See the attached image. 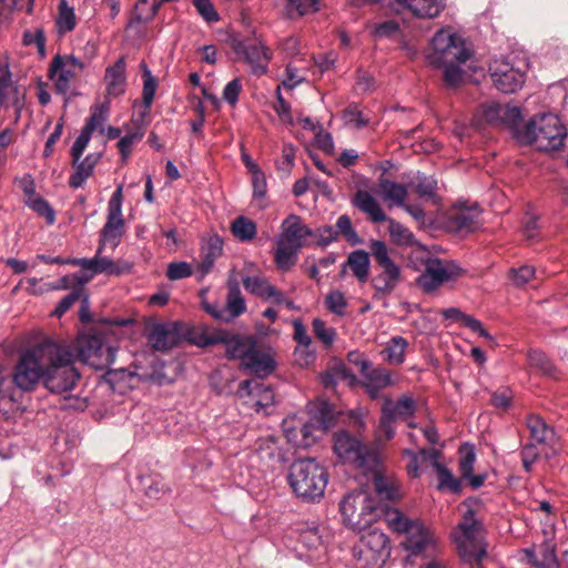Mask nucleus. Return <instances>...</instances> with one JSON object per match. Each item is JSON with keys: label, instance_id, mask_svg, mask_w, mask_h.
<instances>
[{"label": "nucleus", "instance_id": "412c9836", "mask_svg": "<svg viewBox=\"0 0 568 568\" xmlns=\"http://www.w3.org/2000/svg\"><path fill=\"white\" fill-rule=\"evenodd\" d=\"M405 535L406 538L402 541V545L410 556H430L436 552L437 538L423 523L417 520Z\"/></svg>", "mask_w": 568, "mask_h": 568}, {"label": "nucleus", "instance_id": "37998d69", "mask_svg": "<svg viewBox=\"0 0 568 568\" xmlns=\"http://www.w3.org/2000/svg\"><path fill=\"white\" fill-rule=\"evenodd\" d=\"M420 199L436 203L437 181L433 176L417 174L408 185Z\"/></svg>", "mask_w": 568, "mask_h": 568}, {"label": "nucleus", "instance_id": "49530a36", "mask_svg": "<svg viewBox=\"0 0 568 568\" xmlns=\"http://www.w3.org/2000/svg\"><path fill=\"white\" fill-rule=\"evenodd\" d=\"M77 26V18L72 7L67 0L59 1V13L55 20V28L60 36L72 31Z\"/></svg>", "mask_w": 568, "mask_h": 568}, {"label": "nucleus", "instance_id": "6e6552de", "mask_svg": "<svg viewBox=\"0 0 568 568\" xmlns=\"http://www.w3.org/2000/svg\"><path fill=\"white\" fill-rule=\"evenodd\" d=\"M432 52L427 59L432 65L447 63H466L471 57L465 39L452 29H440L433 37Z\"/></svg>", "mask_w": 568, "mask_h": 568}, {"label": "nucleus", "instance_id": "13d9d810", "mask_svg": "<svg viewBox=\"0 0 568 568\" xmlns=\"http://www.w3.org/2000/svg\"><path fill=\"white\" fill-rule=\"evenodd\" d=\"M386 521L394 531L406 534L408 528L417 520H409L398 509H388L386 513Z\"/></svg>", "mask_w": 568, "mask_h": 568}, {"label": "nucleus", "instance_id": "f8f14e48", "mask_svg": "<svg viewBox=\"0 0 568 568\" xmlns=\"http://www.w3.org/2000/svg\"><path fill=\"white\" fill-rule=\"evenodd\" d=\"M116 347L102 335H84L78 339L77 358L97 371L110 368L115 358Z\"/></svg>", "mask_w": 568, "mask_h": 568}, {"label": "nucleus", "instance_id": "69168bd1", "mask_svg": "<svg viewBox=\"0 0 568 568\" xmlns=\"http://www.w3.org/2000/svg\"><path fill=\"white\" fill-rule=\"evenodd\" d=\"M192 274H195V271L186 262H173L168 265L166 276L171 281L186 278Z\"/></svg>", "mask_w": 568, "mask_h": 568}, {"label": "nucleus", "instance_id": "423d86ee", "mask_svg": "<svg viewBox=\"0 0 568 568\" xmlns=\"http://www.w3.org/2000/svg\"><path fill=\"white\" fill-rule=\"evenodd\" d=\"M567 135L566 128L555 114L534 116L525 128L524 139L540 151L557 150Z\"/></svg>", "mask_w": 568, "mask_h": 568}, {"label": "nucleus", "instance_id": "9d476101", "mask_svg": "<svg viewBox=\"0 0 568 568\" xmlns=\"http://www.w3.org/2000/svg\"><path fill=\"white\" fill-rule=\"evenodd\" d=\"M359 568H383L390 556V544L385 532L372 529L353 548Z\"/></svg>", "mask_w": 568, "mask_h": 568}, {"label": "nucleus", "instance_id": "c756f323", "mask_svg": "<svg viewBox=\"0 0 568 568\" xmlns=\"http://www.w3.org/2000/svg\"><path fill=\"white\" fill-rule=\"evenodd\" d=\"M126 62L120 57L112 65L105 69L104 83L106 95L118 98L125 92L126 88Z\"/></svg>", "mask_w": 568, "mask_h": 568}, {"label": "nucleus", "instance_id": "0eeeda50", "mask_svg": "<svg viewBox=\"0 0 568 568\" xmlns=\"http://www.w3.org/2000/svg\"><path fill=\"white\" fill-rule=\"evenodd\" d=\"M343 521L354 530L369 527L377 517V503L366 490L347 494L339 505Z\"/></svg>", "mask_w": 568, "mask_h": 568}, {"label": "nucleus", "instance_id": "c85d7f7f", "mask_svg": "<svg viewBox=\"0 0 568 568\" xmlns=\"http://www.w3.org/2000/svg\"><path fill=\"white\" fill-rule=\"evenodd\" d=\"M82 154L83 153H80L75 158L72 153V149L70 150L74 172L69 179V185L73 189H79L84 184V182L93 174L94 168L102 156V153L95 152L88 154L83 160H81Z\"/></svg>", "mask_w": 568, "mask_h": 568}, {"label": "nucleus", "instance_id": "a18cd8bd", "mask_svg": "<svg viewBox=\"0 0 568 568\" xmlns=\"http://www.w3.org/2000/svg\"><path fill=\"white\" fill-rule=\"evenodd\" d=\"M231 232L240 242H250L256 236L257 227L254 221L241 215L231 223Z\"/></svg>", "mask_w": 568, "mask_h": 568}, {"label": "nucleus", "instance_id": "c03bdc74", "mask_svg": "<svg viewBox=\"0 0 568 568\" xmlns=\"http://www.w3.org/2000/svg\"><path fill=\"white\" fill-rule=\"evenodd\" d=\"M230 332L222 328L203 327L194 333V343L200 347L225 344Z\"/></svg>", "mask_w": 568, "mask_h": 568}, {"label": "nucleus", "instance_id": "9b49d317", "mask_svg": "<svg viewBox=\"0 0 568 568\" xmlns=\"http://www.w3.org/2000/svg\"><path fill=\"white\" fill-rule=\"evenodd\" d=\"M353 204L358 210L367 214L374 223L387 221L389 224V235L397 245L412 246L417 243L414 234L407 227L399 222L387 217L378 201L369 192L358 190L353 197Z\"/></svg>", "mask_w": 568, "mask_h": 568}, {"label": "nucleus", "instance_id": "bb28decb", "mask_svg": "<svg viewBox=\"0 0 568 568\" xmlns=\"http://www.w3.org/2000/svg\"><path fill=\"white\" fill-rule=\"evenodd\" d=\"M312 230L306 226L300 216L290 215L282 224V232L278 240L301 250L305 245L307 237L312 236Z\"/></svg>", "mask_w": 568, "mask_h": 568}, {"label": "nucleus", "instance_id": "5701e85b", "mask_svg": "<svg viewBox=\"0 0 568 568\" xmlns=\"http://www.w3.org/2000/svg\"><path fill=\"white\" fill-rule=\"evenodd\" d=\"M254 453L270 468L283 465L287 458L280 444V439L273 435L260 437L254 443Z\"/></svg>", "mask_w": 568, "mask_h": 568}, {"label": "nucleus", "instance_id": "79ce46f5", "mask_svg": "<svg viewBox=\"0 0 568 568\" xmlns=\"http://www.w3.org/2000/svg\"><path fill=\"white\" fill-rule=\"evenodd\" d=\"M298 252L300 250L286 245L285 242L277 239L274 248V263L276 267L284 272L291 270L296 264Z\"/></svg>", "mask_w": 568, "mask_h": 568}, {"label": "nucleus", "instance_id": "a19ab883", "mask_svg": "<svg viewBox=\"0 0 568 568\" xmlns=\"http://www.w3.org/2000/svg\"><path fill=\"white\" fill-rule=\"evenodd\" d=\"M346 266L349 267L358 282H367L371 266L369 254L363 250L352 252L347 257Z\"/></svg>", "mask_w": 568, "mask_h": 568}, {"label": "nucleus", "instance_id": "7c9ffc66", "mask_svg": "<svg viewBox=\"0 0 568 568\" xmlns=\"http://www.w3.org/2000/svg\"><path fill=\"white\" fill-rule=\"evenodd\" d=\"M257 344V338L254 335H241L229 333L225 342L226 356L230 359H237L240 366L245 361L246 356L254 351Z\"/></svg>", "mask_w": 568, "mask_h": 568}, {"label": "nucleus", "instance_id": "603ef678", "mask_svg": "<svg viewBox=\"0 0 568 568\" xmlns=\"http://www.w3.org/2000/svg\"><path fill=\"white\" fill-rule=\"evenodd\" d=\"M312 328L315 337L323 343L325 347L333 345L336 338V329L328 326L326 322L321 318H314L312 322Z\"/></svg>", "mask_w": 568, "mask_h": 568}, {"label": "nucleus", "instance_id": "052dcab7", "mask_svg": "<svg viewBox=\"0 0 568 568\" xmlns=\"http://www.w3.org/2000/svg\"><path fill=\"white\" fill-rule=\"evenodd\" d=\"M369 29L376 39H384L397 34L399 24L397 21L389 19L382 22H373L369 24Z\"/></svg>", "mask_w": 568, "mask_h": 568}, {"label": "nucleus", "instance_id": "b1692460", "mask_svg": "<svg viewBox=\"0 0 568 568\" xmlns=\"http://www.w3.org/2000/svg\"><path fill=\"white\" fill-rule=\"evenodd\" d=\"M223 254V240L211 235L202 241L201 261L195 268V276L201 282L213 268L215 261Z\"/></svg>", "mask_w": 568, "mask_h": 568}, {"label": "nucleus", "instance_id": "09e8293b", "mask_svg": "<svg viewBox=\"0 0 568 568\" xmlns=\"http://www.w3.org/2000/svg\"><path fill=\"white\" fill-rule=\"evenodd\" d=\"M24 204L39 216L44 217L48 225L54 224L55 212L44 197L37 194L30 199H24Z\"/></svg>", "mask_w": 568, "mask_h": 568}, {"label": "nucleus", "instance_id": "774afa93", "mask_svg": "<svg viewBox=\"0 0 568 568\" xmlns=\"http://www.w3.org/2000/svg\"><path fill=\"white\" fill-rule=\"evenodd\" d=\"M500 111H501V104L497 102H490L487 104H484L480 108V113L484 120L494 126L500 125Z\"/></svg>", "mask_w": 568, "mask_h": 568}, {"label": "nucleus", "instance_id": "2f4dec72", "mask_svg": "<svg viewBox=\"0 0 568 568\" xmlns=\"http://www.w3.org/2000/svg\"><path fill=\"white\" fill-rule=\"evenodd\" d=\"M242 282L244 288L253 295L264 300H272L276 304H282L284 302V294L277 291L267 282L266 278L262 276H245Z\"/></svg>", "mask_w": 568, "mask_h": 568}, {"label": "nucleus", "instance_id": "4c0bfd02", "mask_svg": "<svg viewBox=\"0 0 568 568\" xmlns=\"http://www.w3.org/2000/svg\"><path fill=\"white\" fill-rule=\"evenodd\" d=\"M225 315L229 322L246 312V303L236 281H229Z\"/></svg>", "mask_w": 568, "mask_h": 568}, {"label": "nucleus", "instance_id": "de8ad7c7", "mask_svg": "<svg viewBox=\"0 0 568 568\" xmlns=\"http://www.w3.org/2000/svg\"><path fill=\"white\" fill-rule=\"evenodd\" d=\"M527 426L532 438L538 443H547L551 440L555 435L554 429L537 415H531L527 418Z\"/></svg>", "mask_w": 568, "mask_h": 568}, {"label": "nucleus", "instance_id": "864d4df0", "mask_svg": "<svg viewBox=\"0 0 568 568\" xmlns=\"http://www.w3.org/2000/svg\"><path fill=\"white\" fill-rule=\"evenodd\" d=\"M500 118L499 126L516 130L523 121L521 109L517 105L501 104Z\"/></svg>", "mask_w": 568, "mask_h": 568}, {"label": "nucleus", "instance_id": "0e129e2a", "mask_svg": "<svg viewBox=\"0 0 568 568\" xmlns=\"http://www.w3.org/2000/svg\"><path fill=\"white\" fill-rule=\"evenodd\" d=\"M156 91V81L152 77L151 72L146 69L144 73V83H143V103H144V112L142 116H144L153 102L154 95Z\"/></svg>", "mask_w": 568, "mask_h": 568}, {"label": "nucleus", "instance_id": "20e7f679", "mask_svg": "<svg viewBox=\"0 0 568 568\" xmlns=\"http://www.w3.org/2000/svg\"><path fill=\"white\" fill-rule=\"evenodd\" d=\"M334 454L343 463L353 465L358 470H376L379 467L381 454L376 449H369L346 430H338L333 437Z\"/></svg>", "mask_w": 568, "mask_h": 568}, {"label": "nucleus", "instance_id": "4be33fe9", "mask_svg": "<svg viewBox=\"0 0 568 568\" xmlns=\"http://www.w3.org/2000/svg\"><path fill=\"white\" fill-rule=\"evenodd\" d=\"M109 116V102H103L91 108L90 116L87 119L84 126L81 130L80 135L75 139L72 144V153L77 158L80 153H83L87 149L91 135L94 131H104V123Z\"/></svg>", "mask_w": 568, "mask_h": 568}, {"label": "nucleus", "instance_id": "f03ea898", "mask_svg": "<svg viewBox=\"0 0 568 568\" xmlns=\"http://www.w3.org/2000/svg\"><path fill=\"white\" fill-rule=\"evenodd\" d=\"M288 483L298 498L314 503L324 496L328 473L316 459L302 458L291 465Z\"/></svg>", "mask_w": 568, "mask_h": 568}, {"label": "nucleus", "instance_id": "393cba45", "mask_svg": "<svg viewBox=\"0 0 568 568\" xmlns=\"http://www.w3.org/2000/svg\"><path fill=\"white\" fill-rule=\"evenodd\" d=\"M237 394L241 397L248 396L251 405L258 412L272 406L275 394L272 387L261 382L244 381L240 384Z\"/></svg>", "mask_w": 568, "mask_h": 568}, {"label": "nucleus", "instance_id": "3c124183", "mask_svg": "<svg viewBox=\"0 0 568 568\" xmlns=\"http://www.w3.org/2000/svg\"><path fill=\"white\" fill-rule=\"evenodd\" d=\"M0 101L2 104H16L18 90L12 85L8 70H0Z\"/></svg>", "mask_w": 568, "mask_h": 568}, {"label": "nucleus", "instance_id": "8fccbe9b", "mask_svg": "<svg viewBox=\"0 0 568 568\" xmlns=\"http://www.w3.org/2000/svg\"><path fill=\"white\" fill-rule=\"evenodd\" d=\"M324 304L327 311L335 316L344 317L347 314L348 301L345 294L338 290L328 292Z\"/></svg>", "mask_w": 568, "mask_h": 568}, {"label": "nucleus", "instance_id": "dca6fc26", "mask_svg": "<svg viewBox=\"0 0 568 568\" xmlns=\"http://www.w3.org/2000/svg\"><path fill=\"white\" fill-rule=\"evenodd\" d=\"M232 49L240 61L251 69L254 75H263L268 70L271 50L258 39L233 40Z\"/></svg>", "mask_w": 568, "mask_h": 568}, {"label": "nucleus", "instance_id": "680f3d73", "mask_svg": "<svg viewBox=\"0 0 568 568\" xmlns=\"http://www.w3.org/2000/svg\"><path fill=\"white\" fill-rule=\"evenodd\" d=\"M463 63L436 64L444 69V81L448 87H457L464 81L465 72L460 69Z\"/></svg>", "mask_w": 568, "mask_h": 568}, {"label": "nucleus", "instance_id": "338daca9", "mask_svg": "<svg viewBox=\"0 0 568 568\" xmlns=\"http://www.w3.org/2000/svg\"><path fill=\"white\" fill-rule=\"evenodd\" d=\"M162 2H158L156 0H138L135 6L139 11L138 20H149L152 19L159 11Z\"/></svg>", "mask_w": 568, "mask_h": 568}, {"label": "nucleus", "instance_id": "39448f33", "mask_svg": "<svg viewBox=\"0 0 568 568\" xmlns=\"http://www.w3.org/2000/svg\"><path fill=\"white\" fill-rule=\"evenodd\" d=\"M481 532V523L475 518V511L468 509L453 532L454 541L463 560L479 565L486 556Z\"/></svg>", "mask_w": 568, "mask_h": 568}, {"label": "nucleus", "instance_id": "58836bf2", "mask_svg": "<svg viewBox=\"0 0 568 568\" xmlns=\"http://www.w3.org/2000/svg\"><path fill=\"white\" fill-rule=\"evenodd\" d=\"M408 342L402 336L392 337L382 351L383 359L390 365H402L405 362Z\"/></svg>", "mask_w": 568, "mask_h": 568}, {"label": "nucleus", "instance_id": "72a5a7b5", "mask_svg": "<svg viewBox=\"0 0 568 568\" xmlns=\"http://www.w3.org/2000/svg\"><path fill=\"white\" fill-rule=\"evenodd\" d=\"M416 412V402L407 394L402 395L396 402L385 398L382 406V413H388L389 417L396 419H407L413 417Z\"/></svg>", "mask_w": 568, "mask_h": 568}, {"label": "nucleus", "instance_id": "a878e982", "mask_svg": "<svg viewBox=\"0 0 568 568\" xmlns=\"http://www.w3.org/2000/svg\"><path fill=\"white\" fill-rule=\"evenodd\" d=\"M276 367V363L272 354L263 348H260L257 344L254 347L245 361L240 366L241 369L246 371L260 378L271 375Z\"/></svg>", "mask_w": 568, "mask_h": 568}, {"label": "nucleus", "instance_id": "473e14b6", "mask_svg": "<svg viewBox=\"0 0 568 568\" xmlns=\"http://www.w3.org/2000/svg\"><path fill=\"white\" fill-rule=\"evenodd\" d=\"M420 453L423 455L429 456V460L434 467V469L437 473L438 476V485L437 488L439 490H449L453 493H459L460 491V484L459 480L453 475V473L443 465L439 460V453L437 450H428V449H420Z\"/></svg>", "mask_w": 568, "mask_h": 568}, {"label": "nucleus", "instance_id": "ddd939ff", "mask_svg": "<svg viewBox=\"0 0 568 568\" xmlns=\"http://www.w3.org/2000/svg\"><path fill=\"white\" fill-rule=\"evenodd\" d=\"M466 270L452 260L428 258L425 268L416 278V285L424 293H433L443 284L455 281L465 275Z\"/></svg>", "mask_w": 568, "mask_h": 568}, {"label": "nucleus", "instance_id": "bf43d9fd", "mask_svg": "<svg viewBox=\"0 0 568 568\" xmlns=\"http://www.w3.org/2000/svg\"><path fill=\"white\" fill-rule=\"evenodd\" d=\"M293 328H294L293 337L298 343L300 347H303V352L305 353L306 362H308V359H313L314 354L308 351V348L312 344V339L307 333L305 325L302 323V321L295 320L293 322Z\"/></svg>", "mask_w": 568, "mask_h": 568}, {"label": "nucleus", "instance_id": "2eb2a0df", "mask_svg": "<svg viewBox=\"0 0 568 568\" xmlns=\"http://www.w3.org/2000/svg\"><path fill=\"white\" fill-rule=\"evenodd\" d=\"M123 204V185L120 184L111 195L108 203L106 222L103 225L100 234V251H103L108 245L114 250L125 234V221L122 214Z\"/></svg>", "mask_w": 568, "mask_h": 568}, {"label": "nucleus", "instance_id": "e433bc0d", "mask_svg": "<svg viewBox=\"0 0 568 568\" xmlns=\"http://www.w3.org/2000/svg\"><path fill=\"white\" fill-rule=\"evenodd\" d=\"M363 378L364 386L372 398H377L382 389L393 384L389 371L383 367H372Z\"/></svg>", "mask_w": 568, "mask_h": 568}, {"label": "nucleus", "instance_id": "6ab92c4d", "mask_svg": "<svg viewBox=\"0 0 568 568\" xmlns=\"http://www.w3.org/2000/svg\"><path fill=\"white\" fill-rule=\"evenodd\" d=\"M83 68V62L73 55L57 54L50 63L48 75L59 93H67L75 72Z\"/></svg>", "mask_w": 568, "mask_h": 568}, {"label": "nucleus", "instance_id": "aec40b11", "mask_svg": "<svg viewBox=\"0 0 568 568\" xmlns=\"http://www.w3.org/2000/svg\"><path fill=\"white\" fill-rule=\"evenodd\" d=\"M378 195L389 207H403L415 220H423L425 216L424 210L419 205L406 203L408 189L404 184L388 179H381L378 183Z\"/></svg>", "mask_w": 568, "mask_h": 568}, {"label": "nucleus", "instance_id": "f257e3e1", "mask_svg": "<svg viewBox=\"0 0 568 568\" xmlns=\"http://www.w3.org/2000/svg\"><path fill=\"white\" fill-rule=\"evenodd\" d=\"M75 362V351L70 344L47 339L43 386L54 394L72 390L80 379Z\"/></svg>", "mask_w": 568, "mask_h": 568}, {"label": "nucleus", "instance_id": "f3484780", "mask_svg": "<svg viewBox=\"0 0 568 568\" xmlns=\"http://www.w3.org/2000/svg\"><path fill=\"white\" fill-rule=\"evenodd\" d=\"M103 251H100V245L94 257L92 258H78L71 261L72 265L80 266L84 271H90V275H82V277H75L77 284L83 285L88 283L95 274H108L112 276H121L130 274L132 272V264L128 261L119 260L113 261L102 255Z\"/></svg>", "mask_w": 568, "mask_h": 568}, {"label": "nucleus", "instance_id": "a211bd4d", "mask_svg": "<svg viewBox=\"0 0 568 568\" xmlns=\"http://www.w3.org/2000/svg\"><path fill=\"white\" fill-rule=\"evenodd\" d=\"M489 71L494 85L503 93H515L526 81V73L506 60H494Z\"/></svg>", "mask_w": 568, "mask_h": 568}, {"label": "nucleus", "instance_id": "5fc2aeb1", "mask_svg": "<svg viewBox=\"0 0 568 568\" xmlns=\"http://www.w3.org/2000/svg\"><path fill=\"white\" fill-rule=\"evenodd\" d=\"M476 454L474 446L464 444L459 448V471L463 478L469 477L474 470Z\"/></svg>", "mask_w": 568, "mask_h": 568}, {"label": "nucleus", "instance_id": "ea45409f", "mask_svg": "<svg viewBox=\"0 0 568 568\" xmlns=\"http://www.w3.org/2000/svg\"><path fill=\"white\" fill-rule=\"evenodd\" d=\"M395 420L388 416V413H382L378 422V426L375 429L374 443L369 449H376L379 454L385 443L393 439L395 436Z\"/></svg>", "mask_w": 568, "mask_h": 568}, {"label": "nucleus", "instance_id": "cd10ccee", "mask_svg": "<svg viewBox=\"0 0 568 568\" xmlns=\"http://www.w3.org/2000/svg\"><path fill=\"white\" fill-rule=\"evenodd\" d=\"M364 475H371L373 486L379 498L385 500H395L400 497L399 483L392 476L384 474L383 458L379 456V467L376 470L363 471Z\"/></svg>", "mask_w": 568, "mask_h": 568}, {"label": "nucleus", "instance_id": "4d7b16f0", "mask_svg": "<svg viewBox=\"0 0 568 568\" xmlns=\"http://www.w3.org/2000/svg\"><path fill=\"white\" fill-rule=\"evenodd\" d=\"M528 361L531 367L537 368L544 375H552L555 367L547 355L539 349H530L528 352Z\"/></svg>", "mask_w": 568, "mask_h": 568}, {"label": "nucleus", "instance_id": "c9c22d12", "mask_svg": "<svg viewBox=\"0 0 568 568\" xmlns=\"http://www.w3.org/2000/svg\"><path fill=\"white\" fill-rule=\"evenodd\" d=\"M406 7L415 17L433 19L440 14L445 8L444 0H397Z\"/></svg>", "mask_w": 568, "mask_h": 568}, {"label": "nucleus", "instance_id": "6e6d98bb", "mask_svg": "<svg viewBox=\"0 0 568 568\" xmlns=\"http://www.w3.org/2000/svg\"><path fill=\"white\" fill-rule=\"evenodd\" d=\"M287 13L301 17L320 10V0H286Z\"/></svg>", "mask_w": 568, "mask_h": 568}, {"label": "nucleus", "instance_id": "e2e57ef3", "mask_svg": "<svg viewBox=\"0 0 568 568\" xmlns=\"http://www.w3.org/2000/svg\"><path fill=\"white\" fill-rule=\"evenodd\" d=\"M535 276V268L531 265L513 267L509 271V278L515 286L526 285Z\"/></svg>", "mask_w": 568, "mask_h": 568}, {"label": "nucleus", "instance_id": "7ed1b4c3", "mask_svg": "<svg viewBox=\"0 0 568 568\" xmlns=\"http://www.w3.org/2000/svg\"><path fill=\"white\" fill-rule=\"evenodd\" d=\"M47 357V339L24 349L12 371V383L22 392H32L42 382L44 361Z\"/></svg>", "mask_w": 568, "mask_h": 568}, {"label": "nucleus", "instance_id": "f704fd0d", "mask_svg": "<svg viewBox=\"0 0 568 568\" xmlns=\"http://www.w3.org/2000/svg\"><path fill=\"white\" fill-rule=\"evenodd\" d=\"M526 556L537 568H555L557 566L556 546L550 540H545L537 548L526 549Z\"/></svg>", "mask_w": 568, "mask_h": 568}, {"label": "nucleus", "instance_id": "1a4fd4ad", "mask_svg": "<svg viewBox=\"0 0 568 568\" xmlns=\"http://www.w3.org/2000/svg\"><path fill=\"white\" fill-rule=\"evenodd\" d=\"M378 272L372 277V286L376 296L389 295L402 280V270L389 255L385 242L374 240L369 245Z\"/></svg>", "mask_w": 568, "mask_h": 568}, {"label": "nucleus", "instance_id": "4468645a", "mask_svg": "<svg viewBox=\"0 0 568 568\" xmlns=\"http://www.w3.org/2000/svg\"><path fill=\"white\" fill-rule=\"evenodd\" d=\"M282 428L287 442L298 448L314 445L325 433L323 422L318 417L308 416H288L283 420Z\"/></svg>", "mask_w": 568, "mask_h": 568}]
</instances>
